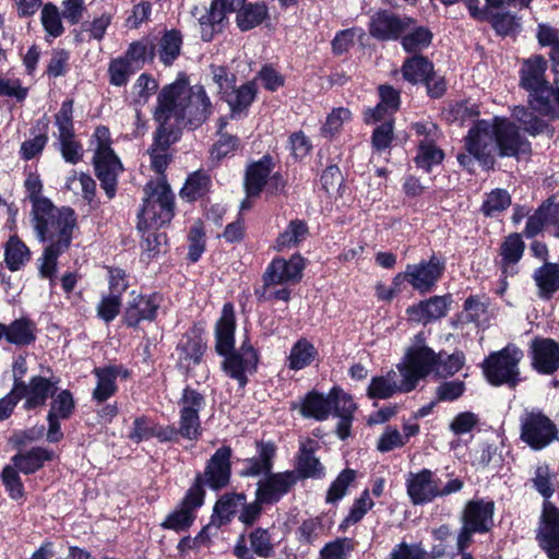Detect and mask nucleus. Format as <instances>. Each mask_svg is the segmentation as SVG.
<instances>
[{
    "mask_svg": "<svg viewBox=\"0 0 559 559\" xmlns=\"http://www.w3.org/2000/svg\"><path fill=\"white\" fill-rule=\"evenodd\" d=\"M465 146L485 166L493 164L497 152L500 156H516L530 151V143L521 135L518 126L501 117L478 121L469 130Z\"/></svg>",
    "mask_w": 559,
    "mask_h": 559,
    "instance_id": "obj_1",
    "label": "nucleus"
},
{
    "mask_svg": "<svg viewBox=\"0 0 559 559\" xmlns=\"http://www.w3.org/2000/svg\"><path fill=\"white\" fill-rule=\"evenodd\" d=\"M144 198L136 214L138 231L159 230L175 217L176 202L167 179H151L143 187Z\"/></svg>",
    "mask_w": 559,
    "mask_h": 559,
    "instance_id": "obj_2",
    "label": "nucleus"
},
{
    "mask_svg": "<svg viewBox=\"0 0 559 559\" xmlns=\"http://www.w3.org/2000/svg\"><path fill=\"white\" fill-rule=\"evenodd\" d=\"M45 210H31L32 225L41 242L72 243L78 225L75 211L70 206L57 207L53 202Z\"/></svg>",
    "mask_w": 559,
    "mask_h": 559,
    "instance_id": "obj_3",
    "label": "nucleus"
},
{
    "mask_svg": "<svg viewBox=\"0 0 559 559\" xmlns=\"http://www.w3.org/2000/svg\"><path fill=\"white\" fill-rule=\"evenodd\" d=\"M231 456L233 449L229 445L219 447L206 461L204 471L197 473L189 489L205 501V487L215 492L226 488L231 478Z\"/></svg>",
    "mask_w": 559,
    "mask_h": 559,
    "instance_id": "obj_4",
    "label": "nucleus"
},
{
    "mask_svg": "<svg viewBox=\"0 0 559 559\" xmlns=\"http://www.w3.org/2000/svg\"><path fill=\"white\" fill-rule=\"evenodd\" d=\"M557 425L539 408L525 409L520 416V439L534 451L558 440Z\"/></svg>",
    "mask_w": 559,
    "mask_h": 559,
    "instance_id": "obj_5",
    "label": "nucleus"
},
{
    "mask_svg": "<svg viewBox=\"0 0 559 559\" xmlns=\"http://www.w3.org/2000/svg\"><path fill=\"white\" fill-rule=\"evenodd\" d=\"M495 504L492 501L471 500L462 514V528L456 538L459 550L467 548L473 534H484L490 531L493 525Z\"/></svg>",
    "mask_w": 559,
    "mask_h": 559,
    "instance_id": "obj_6",
    "label": "nucleus"
},
{
    "mask_svg": "<svg viewBox=\"0 0 559 559\" xmlns=\"http://www.w3.org/2000/svg\"><path fill=\"white\" fill-rule=\"evenodd\" d=\"M213 114V105L202 84L187 86L178 111V123L194 131L203 126Z\"/></svg>",
    "mask_w": 559,
    "mask_h": 559,
    "instance_id": "obj_7",
    "label": "nucleus"
},
{
    "mask_svg": "<svg viewBox=\"0 0 559 559\" xmlns=\"http://www.w3.org/2000/svg\"><path fill=\"white\" fill-rule=\"evenodd\" d=\"M417 20L386 9L377 10L368 22L369 35L378 41H397Z\"/></svg>",
    "mask_w": 559,
    "mask_h": 559,
    "instance_id": "obj_8",
    "label": "nucleus"
},
{
    "mask_svg": "<svg viewBox=\"0 0 559 559\" xmlns=\"http://www.w3.org/2000/svg\"><path fill=\"white\" fill-rule=\"evenodd\" d=\"M235 11L236 5L231 0H212L209 9L194 5L191 14L198 19L201 39L210 43L223 33L228 22L227 14Z\"/></svg>",
    "mask_w": 559,
    "mask_h": 559,
    "instance_id": "obj_9",
    "label": "nucleus"
},
{
    "mask_svg": "<svg viewBox=\"0 0 559 559\" xmlns=\"http://www.w3.org/2000/svg\"><path fill=\"white\" fill-rule=\"evenodd\" d=\"M439 483L440 479H435L430 469L424 468L418 473H409L406 489L411 501L414 504H425L438 496L454 492V479H449L442 489L439 488Z\"/></svg>",
    "mask_w": 559,
    "mask_h": 559,
    "instance_id": "obj_10",
    "label": "nucleus"
},
{
    "mask_svg": "<svg viewBox=\"0 0 559 559\" xmlns=\"http://www.w3.org/2000/svg\"><path fill=\"white\" fill-rule=\"evenodd\" d=\"M519 358L510 352H492L483 362L487 381L496 386L507 384L514 388L519 382Z\"/></svg>",
    "mask_w": 559,
    "mask_h": 559,
    "instance_id": "obj_11",
    "label": "nucleus"
},
{
    "mask_svg": "<svg viewBox=\"0 0 559 559\" xmlns=\"http://www.w3.org/2000/svg\"><path fill=\"white\" fill-rule=\"evenodd\" d=\"M306 264V259L299 252L294 253L289 259L276 257L267 264L262 281L266 286L298 284L302 280Z\"/></svg>",
    "mask_w": 559,
    "mask_h": 559,
    "instance_id": "obj_12",
    "label": "nucleus"
},
{
    "mask_svg": "<svg viewBox=\"0 0 559 559\" xmlns=\"http://www.w3.org/2000/svg\"><path fill=\"white\" fill-rule=\"evenodd\" d=\"M409 286L420 295L431 293L444 272V263L432 254L428 260L406 265Z\"/></svg>",
    "mask_w": 559,
    "mask_h": 559,
    "instance_id": "obj_13",
    "label": "nucleus"
},
{
    "mask_svg": "<svg viewBox=\"0 0 559 559\" xmlns=\"http://www.w3.org/2000/svg\"><path fill=\"white\" fill-rule=\"evenodd\" d=\"M95 176L109 200L117 193L118 177L123 173V165L115 151H95L93 156Z\"/></svg>",
    "mask_w": 559,
    "mask_h": 559,
    "instance_id": "obj_14",
    "label": "nucleus"
},
{
    "mask_svg": "<svg viewBox=\"0 0 559 559\" xmlns=\"http://www.w3.org/2000/svg\"><path fill=\"white\" fill-rule=\"evenodd\" d=\"M224 357L222 369L226 376L237 381L240 389L249 382L248 374H254L260 361V352H217Z\"/></svg>",
    "mask_w": 559,
    "mask_h": 559,
    "instance_id": "obj_15",
    "label": "nucleus"
},
{
    "mask_svg": "<svg viewBox=\"0 0 559 559\" xmlns=\"http://www.w3.org/2000/svg\"><path fill=\"white\" fill-rule=\"evenodd\" d=\"M163 300L164 296L159 292L136 295L124 309L123 324L128 328H136L142 321H155Z\"/></svg>",
    "mask_w": 559,
    "mask_h": 559,
    "instance_id": "obj_16",
    "label": "nucleus"
},
{
    "mask_svg": "<svg viewBox=\"0 0 559 559\" xmlns=\"http://www.w3.org/2000/svg\"><path fill=\"white\" fill-rule=\"evenodd\" d=\"M204 500L188 488L183 498L160 523L162 528L179 532L188 531L194 523L198 510L204 504Z\"/></svg>",
    "mask_w": 559,
    "mask_h": 559,
    "instance_id": "obj_17",
    "label": "nucleus"
},
{
    "mask_svg": "<svg viewBox=\"0 0 559 559\" xmlns=\"http://www.w3.org/2000/svg\"><path fill=\"white\" fill-rule=\"evenodd\" d=\"M536 539L548 559H559V508L549 502L544 503Z\"/></svg>",
    "mask_w": 559,
    "mask_h": 559,
    "instance_id": "obj_18",
    "label": "nucleus"
},
{
    "mask_svg": "<svg viewBox=\"0 0 559 559\" xmlns=\"http://www.w3.org/2000/svg\"><path fill=\"white\" fill-rule=\"evenodd\" d=\"M296 485V477L289 471H272L257 483L255 493L266 506H274L288 495Z\"/></svg>",
    "mask_w": 559,
    "mask_h": 559,
    "instance_id": "obj_19",
    "label": "nucleus"
},
{
    "mask_svg": "<svg viewBox=\"0 0 559 559\" xmlns=\"http://www.w3.org/2000/svg\"><path fill=\"white\" fill-rule=\"evenodd\" d=\"M21 400L25 399L23 408L34 411L46 405L48 399L58 391L57 382L43 376H34L29 382L14 383Z\"/></svg>",
    "mask_w": 559,
    "mask_h": 559,
    "instance_id": "obj_20",
    "label": "nucleus"
},
{
    "mask_svg": "<svg viewBox=\"0 0 559 559\" xmlns=\"http://www.w3.org/2000/svg\"><path fill=\"white\" fill-rule=\"evenodd\" d=\"M188 80L177 79L166 84L157 94L156 106L153 110V118L170 121L175 118L178 123V111L187 92Z\"/></svg>",
    "mask_w": 559,
    "mask_h": 559,
    "instance_id": "obj_21",
    "label": "nucleus"
},
{
    "mask_svg": "<svg viewBox=\"0 0 559 559\" xmlns=\"http://www.w3.org/2000/svg\"><path fill=\"white\" fill-rule=\"evenodd\" d=\"M250 548L247 546L245 534H240L233 548V554L238 559L271 558L274 556V545L267 528L255 527L249 533Z\"/></svg>",
    "mask_w": 559,
    "mask_h": 559,
    "instance_id": "obj_22",
    "label": "nucleus"
},
{
    "mask_svg": "<svg viewBox=\"0 0 559 559\" xmlns=\"http://www.w3.org/2000/svg\"><path fill=\"white\" fill-rule=\"evenodd\" d=\"M319 444L316 440L308 438L300 443L296 455L295 469H288L296 477V483L304 479H321L325 476V467L320 459L316 456Z\"/></svg>",
    "mask_w": 559,
    "mask_h": 559,
    "instance_id": "obj_23",
    "label": "nucleus"
},
{
    "mask_svg": "<svg viewBox=\"0 0 559 559\" xmlns=\"http://www.w3.org/2000/svg\"><path fill=\"white\" fill-rule=\"evenodd\" d=\"M444 352H406L404 361L413 368L416 373H420V379L431 372L442 377L443 371L447 374H454L452 366L454 361V352L448 356V364H442L441 356Z\"/></svg>",
    "mask_w": 559,
    "mask_h": 559,
    "instance_id": "obj_24",
    "label": "nucleus"
},
{
    "mask_svg": "<svg viewBox=\"0 0 559 559\" xmlns=\"http://www.w3.org/2000/svg\"><path fill=\"white\" fill-rule=\"evenodd\" d=\"M444 352H406L404 361L413 368L416 373H420V379L431 372L442 377L443 371L447 374H454L452 366L454 361V352L448 356V364H442L441 356Z\"/></svg>",
    "mask_w": 559,
    "mask_h": 559,
    "instance_id": "obj_25",
    "label": "nucleus"
},
{
    "mask_svg": "<svg viewBox=\"0 0 559 559\" xmlns=\"http://www.w3.org/2000/svg\"><path fill=\"white\" fill-rule=\"evenodd\" d=\"M257 454L246 459L247 466L239 471L240 477L265 476L274 468L277 456V445L272 440H257L254 443Z\"/></svg>",
    "mask_w": 559,
    "mask_h": 559,
    "instance_id": "obj_26",
    "label": "nucleus"
},
{
    "mask_svg": "<svg viewBox=\"0 0 559 559\" xmlns=\"http://www.w3.org/2000/svg\"><path fill=\"white\" fill-rule=\"evenodd\" d=\"M274 167V158L269 153L247 166L243 187L248 198H258L261 195L267 183V178L272 174Z\"/></svg>",
    "mask_w": 559,
    "mask_h": 559,
    "instance_id": "obj_27",
    "label": "nucleus"
},
{
    "mask_svg": "<svg viewBox=\"0 0 559 559\" xmlns=\"http://www.w3.org/2000/svg\"><path fill=\"white\" fill-rule=\"evenodd\" d=\"M179 418L185 426H190L194 431L203 435L200 412L205 407V396L195 389L187 385L178 400Z\"/></svg>",
    "mask_w": 559,
    "mask_h": 559,
    "instance_id": "obj_28",
    "label": "nucleus"
},
{
    "mask_svg": "<svg viewBox=\"0 0 559 559\" xmlns=\"http://www.w3.org/2000/svg\"><path fill=\"white\" fill-rule=\"evenodd\" d=\"M450 298L451 295L433 296L409 306L406 309L408 320L416 323L427 324L444 317L449 309L450 302L448 299Z\"/></svg>",
    "mask_w": 559,
    "mask_h": 559,
    "instance_id": "obj_29",
    "label": "nucleus"
},
{
    "mask_svg": "<svg viewBox=\"0 0 559 559\" xmlns=\"http://www.w3.org/2000/svg\"><path fill=\"white\" fill-rule=\"evenodd\" d=\"M236 313L233 302L223 305L221 316L214 326L215 347L214 349H237L235 347Z\"/></svg>",
    "mask_w": 559,
    "mask_h": 559,
    "instance_id": "obj_30",
    "label": "nucleus"
},
{
    "mask_svg": "<svg viewBox=\"0 0 559 559\" xmlns=\"http://www.w3.org/2000/svg\"><path fill=\"white\" fill-rule=\"evenodd\" d=\"M55 452L44 447H33L27 451H19L11 457L12 465L24 475H33L40 471L47 462L52 461Z\"/></svg>",
    "mask_w": 559,
    "mask_h": 559,
    "instance_id": "obj_31",
    "label": "nucleus"
},
{
    "mask_svg": "<svg viewBox=\"0 0 559 559\" xmlns=\"http://www.w3.org/2000/svg\"><path fill=\"white\" fill-rule=\"evenodd\" d=\"M401 73L403 79L413 85L424 84L428 79H433L435 66L428 57L415 53L405 58Z\"/></svg>",
    "mask_w": 559,
    "mask_h": 559,
    "instance_id": "obj_32",
    "label": "nucleus"
},
{
    "mask_svg": "<svg viewBox=\"0 0 559 559\" xmlns=\"http://www.w3.org/2000/svg\"><path fill=\"white\" fill-rule=\"evenodd\" d=\"M235 5L236 9L240 7L236 15V24L241 32H249L270 17L269 8L264 2L236 0Z\"/></svg>",
    "mask_w": 559,
    "mask_h": 559,
    "instance_id": "obj_33",
    "label": "nucleus"
},
{
    "mask_svg": "<svg viewBox=\"0 0 559 559\" xmlns=\"http://www.w3.org/2000/svg\"><path fill=\"white\" fill-rule=\"evenodd\" d=\"M71 243H48L41 257L38 259V274L41 278L49 280L50 286L56 285L59 258L69 250Z\"/></svg>",
    "mask_w": 559,
    "mask_h": 559,
    "instance_id": "obj_34",
    "label": "nucleus"
},
{
    "mask_svg": "<svg viewBox=\"0 0 559 559\" xmlns=\"http://www.w3.org/2000/svg\"><path fill=\"white\" fill-rule=\"evenodd\" d=\"M7 343L26 347L36 341L37 325L28 317H21L5 324Z\"/></svg>",
    "mask_w": 559,
    "mask_h": 559,
    "instance_id": "obj_35",
    "label": "nucleus"
},
{
    "mask_svg": "<svg viewBox=\"0 0 559 559\" xmlns=\"http://www.w3.org/2000/svg\"><path fill=\"white\" fill-rule=\"evenodd\" d=\"M211 188V176L204 169H198L189 174L179 194L183 200L192 203L206 197Z\"/></svg>",
    "mask_w": 559,
    "mask_h": 559,
    "instance_id": "obj_36",
    "label": "nucleus"
},
{
    "mask_svg": "<svg viewBox=\"0 0 559 559\" xmlns=\"http://www.w3.org/2000/svg\"><path fill=\"white\" fill-rule=\"evenodd\" d=\"M183 45V35L177 28L165 29L162 34L156 52L158 53L159 61L170 67L180 56Z\"/></svg>",
    "mask_w": 559,
    "mask_h": 559,
    "instance_id": "obj_37",
    "label": "nucleus"
},
{
    "mask_svg": "<svg viewBox=\"0 0 559 559\" xmlns=\"http://www.w3.org/2000/svg\"><path fill=\"white\" fill-rule=\"evenodd\" d=\"M257 96L258 86L255 81L252 80L245 82L238 87L235 85V87H233V92L228 94V97H224L223 102L228 104L230 115L234 118L236 115L247 111L255 100Z\"/></svg>",
    "mask_w": 559,
    "mask_h": 559,
    "instance_id": "obj_38",
    "label": "nucleus"
},
{
    "mask_svg": "<svg viewBox=\"0 0 559 559\" xmlns=\"http://www.w3.org/2000/svg\"><path fill=\"white\" fill-rule=\"evenodd\" d=\"M546 69L547 61L542 56H534L525 60L521 69V86L530 92L549 84L545 80Z\"/></svg>",
    "mask_w": 559,
    "mask_h": 559,
    "instance_id": "obj_39",
    "label": "nucleus"
},
{
    "mask_svg": "<svg viewBox=\"0 0 559 559\" xmlns=\"http://www.w3.org/2000/svg\"><path fill=\"white\" fill-rule=\"evenodd\" d=\"M299 412L305 418L326 420L330 416V393L324 396L316 390L309 391L301 402Z\"/></svg>",
    "mask_w": 559,
    "mask_h": 559,
    "instance_id": "obj_40",
    "label": "nucleus"
},
{
    "mask_svg": "<svg viewBox=\"0 0 559 559\" xmlns=\"http://www.w3.org/2000/svg\"><path fill=\"white\" fill-rule=\"evenodd\" d=\"M524 249L525 243L520 234H511L504 239L500 249L504 274L513 275L516 273L515 264L521 260Z\"/></svg>",
    "mask_w": 559,
    "mask_h": 559,
    "instance_id": "obj_41",
    "label": "nucleus"
},
{
    "mask_svg": "<svg viewBox=\"0 0 559 559\" xmlns=\"http://www.w3.org/2000/svg\"><path fill=\"white\" fill-rule=\"evenodd\" d=\"M407 31L399 39L405 52L415 55L431 45L433 34L427 26L415 24Z\"/></svg>",
    "mask_w": 559,
    "mask_h": 559,
    "instance_id": "obj_42",
    "label": "nucleus"
},
{
    "mask_svg": "<svg viewBox=\"0 0 559 559\" xmlns=\"http://www.w3.org/2000/svg\"><path fill=\"white\" fill-rule=\"evenodd\" d=\"M463 317L467 321L475 323L476 326H487L492 317L488 298L479 296L468 297L464 304Z\"/></svg>",
    "mask_w": 559,
    "mask_h": 559,
    "instance_id": "obj_43",
    "label": "nucleus"
},
{
    "mask_svg": "<svg viewBox=\"0 0 559 559\" xmlns=\"http://www.w3.org/2000/svg\"><path fill=\"white\" fill-rule=\"evenodd\" d=\"M534 280L539 288L540 296L549 298L559 290V264L545 263L534 273Z\"/></svg>",
    "mask_w": 559,
    "mask_h": 559,
    "instance_id": "obj_44",
    "label": "nucleus"
},
{
    "mask_svg": "<svg viewBox=\"0 0 559 559\" xmlns=\"http://www.w3.org/2000/svg\"><path fill=\"white\" fill-rule=\"evenodd\" d=\"M201 435L194 431L190 426H185L183 421L179 418V427L174 425L162 426L156 424L155 438L160 443H179L180 439L189 441H199Z\"/></svg>",
    "mask_w": 559,
    "mask_h": 559,
    "instance_id": "obj_45",
    "label": "nucleus"
},
{
    "mask_svg": "<svg viewBox=\"0 0 559 559\" xmlns=\"http://www.w3.org/2000/svg\"><path fill=\"white\" fill-rule=\"evenodd\" d=\"M551 97H555V87L549 84L530 91L532 108L540 115L557 119L559 118V110L554 106Z\"/></svg>",
    "mask_w": 559,
    "mask_h": 559,
    "instance_id": "obj_46",
    "label": "nucleus"
},
{
    "mask_svg": "<svg viewBox=\"0 0 559 559\" xmlns=\"http://www.w3.org/2000/svg\"><path fill=\"white\" fill-rule=\"evenodd\" d=\"M188 253L187 261L189 263H197L206 250V233L204 223L197 219L189 228L188 235Z\"/></svg>",
    "mask_w": 559,
    "mask_h": 559,
    "instance_id": "obj_47",
    "label": "nucleus"
},
{
    "mask_svg": "<svg viewBox=\"0 0 559 559\" xmlns=\"http://www.w3.org/2000/svg\"><path fill=\"white\" fill-rule=\"evenodd\" d=\"M31 259L28 247L16 236L9 239L5 246L4 261L11 272H16Z\"/></svg>",
    "mask_w": 559,
    "mask_h": 559,
    "instance_id": "obj_48",
    "label": "nucleus"
},
{
    "mask_svg": "<svg viewBox=\"0 0 559 559\" xmlns=\"http://www.w3.org/2000/svg\"><path fill=\"white\" fill-rule=\"evenodd\" d=\"M237 511L238 507L226 492L222 495L214 503L213 512L211 515V524H213L216 528L226 526L231 523L233 519L237 514Z\"/></svg>",
    "mask_w": 559,
    "mask_h": 559,
    "instance_id": "obj_49",
    "label": "nucleus"
},
{
    "mask_svg": "<svg viewBox=\"0 0 559 559\" xmlns=\"http://www.w3.org/2000/svg\"><path fill=\"white\" fill-rule=\"evenodd\" d=\"M444 159V152L437 146V143L418 144L414 163L417 168L430 173L435 166L440 165Z\"/></svg>",
    "mask_w": 559,
    "mask_h": 559,
    "instance_id": "obj_50",
    "label": "nucleus"
},
{
    "mask_svg": "<svg viewBox=\"0 0 559 559\" xmlns=\"http://www.w3.org/2000/svg\"><path fill=\"white\" fill-rule=\"evenodd\" d=\"M357 471L353 468H344L336 478L331 483L325 502L335 504L341 501L347 493L348 487L356 480Z\"/></svg>",
    "mask_w": 559,
    "mask_h": 559,
    "instance_id": "obj_51",
    "label": "nucleus"
},
{
    "mask_svg": "<svg viewBox=\"0 0 559 559\" xmlns=\"http://www.w3.org/2000/svg\"><path fill=\"white\" fill-rule=\"evenodd\" d=\"M37 124H41L43 132L36 134L33 139L25 140L21 144L20 156L23 160H32L36 156L40 155L48 143L49 138L47 134V129L49 121L46 119V117H43L37 121Z\"/></svg>",
    "mask_w": 559,
    "mask_h": 559,
    "instance_id": "obj_52",
    "label": "nucleus"
},
{
    "mask_svg": "<svg viewBox=\"0 0 559 559\" xmlns=\"http://www.w3.org/2000/svg\"><path fill=\"white\" fill-rule=\"evenodd\" d=\"M157 128L153 135L152 151L166 152L171 144L176 143L179 139L180 131L170 124V121L153 118Z\"/></svg>",
    "mask_w": 559,
    "mask_h": 559,
    "instance_id": "obj_53",
    "label": "nucleus"
},
{
    "mask_svg": "<svg viewBox=\"0 0 559 559\" xmlns=\"http://www.w3.org/2000/svg\"><path fill=\"white\" fill-rule=\"evenodd\" d=\"M94 374L97 378V383L92 392V400L97 404H102L117 393L118 385L112 380L111 371H104L99 367L94 369Z\"/></svg>",
    "mask_w": 559,
    "mask_h": 559,
    "instance_id": "obj_54",
    "label": "nucleus"
},
{
    "mask_svg": "<svg viewBox=\"0 0 559 559\" xmlns=\"http://www.w3.org/2000/svg\"><path fill=\"white\" fill-rule=\"evenodd\" d=\"M177 349H207L206 322H194L183 334Z\"/></svg>",
    "mask_w": 559,
    "mask_h": 559,
    "instance_id": "obj_55",
    "label": "nucleus"
},
{
    "mask_svg": "<svg viewBox=\"0 0 559 559\" xmlns=\"http://www.w3.org/2000/svg\"><path fill=\"white\" fill-rule=\"evenodd\" d=\"M321 189L331 197L336 191L338 197L345 192V179L337 164L328 165L320 176Z\"/></svg>",
    "mask_w": 559,
    "mask_h": 559,
    "instance_id": "obj_56",
    "label": "nucleus"
},
{
    "mask_svg": "<svg viewBox=\"0 0 559 559\" xmlns=\"http://www.w3.org/2000/svg\"><path fill=\"white\" fill-rule=\"evenodd\" d=\"M532 483L536 491L545 499L550 498L556 490V475L546 463L536 466Z\"/></svg>",
    "mask_w": 559,
    "mask_h": 559,
    "instance_id": "obj_57",
    "label": "nucleus"
},
{
    "mask_svg": "<svg viewBox=\"0 0 559 559\" xmlns=\"http://www.w3.org/2000/svg\"><path fill=\"white\" fill-rule=\"evenodd\" d=\"M62 12L52 2H47L41 8L40 22L45 32L53 38L64 33Z\"/></svg>",
    "mask_w": 559,
    "mask_h": 559,
    "instance_id": "obj_58",
    "label": "nucleus"
},
{
    "mask_svg": "<svg viewBox=\"0 0 559 559\" xmlns=\"http://www.w3.org/2000/svg\"><path fill=\"white\" fill-rule=\"evenodd\" d=\"M212 80L217 85V95L221 100L228 97L237 82V76L226 66L211 63L209 66Z\"/></svg>",
    "mask_w": 559,
    "mask_h": 559,
    "instance_id": "obj_59",
    "label": "nucleus"
},
{
    "mask_svg": "<svg viewBox=\"0 0 559 559\" xmlns=\"http://www.w3.org/2000/svg\"><path fill=\"white\" fill-rule=\"evenodd\" d=\"M26 198L32 204V210H45L52 202L49 198L43 197V181L38 173H29L24 181Z\"/></svg>",
    "mask_w": 559,
    "mask_h": 559,
    "instance_id": "obj_60",
    "label": "nucleus"
},
{
    "mask_svg": "<svg viewBox=\"0 0 559 559\" xmlns=\"http://www.w3.org/2000/svg\"><path fill=\"white\" fill-rule=\"evenodd\" d=\"M20 473L21 472L12 464H8L2 468L0 474L4 489L8 492V496L13 500H20L25 497V488Z\"/></svg>",
    "mask_w": 559,
    "mask_h": 559,
    "instance_id": "obj_61",
    "label": "nucleus"
},
{
    "mask_svg": "<svg viewBox=\"0 0 559 559\" xmlns=\"http://www.w3.org/2000/svg\"><path fill=\"white\" fill-rule=\"evenodd\" d=\"M356 405L349 394L337 385L330 390V414L334 416H354Z\"/></svg>",
    "mask_w": 559,
    "mask_h": 559,
    "instance_id": "obj_62",
    "label": "nucleus"
},
{
    "mask_svg": "<svg viewBox=\"0 0 559 559\" xmlns=\"http://www.w3.org/2000/svg\"><path fill=\"white\" fill-rule=\"evenodd\" d=\"M497 34L509 36L516 34L521 28L519 19L509 12H490L487 19Z\"/></svg>",
    "mask_w": 559,
    "mask_h": 559,
    "instance_id": "obj_63",
    "label": "nucleus"
},
{
    "mask_svg": "<svg viewBox=\"0 0 559 559\" xmlns=\"http://www.w3.org/2000/svg\"><path fill=\"white\" fill-rule=\"evenodd\" d=\"M394 118H390L376 127L371 134V145L376 152H384L391 147L394 140Z\"/></svg>",
    "mask_w": 559,
    "mask_h": 559,
    "instance_id": "obj_64",
    "label": "nucleus"
}]
</instances>
